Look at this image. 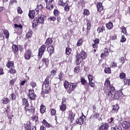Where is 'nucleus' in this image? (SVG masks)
<instances>
[{
	"label": "nucleus",
	"instance_id": "38",
	"mask_svg": "<svg viewBox=\"0 0 130 130\" xmlns=\"http://www.w3.org/2000/svg\"><path fill=\"white\" fill-rule=\"evenodd\" d=\"M86 25H87V30H91V27H92V25L91 24V21L87 20L86 21Z\"/></svg>",
	"mask_w": 130,
	"mask_h": 130
},
{
	"label": "nucleus",
	"instance_id": "25",
	"mask_svg": "<svg viewBox=\"0 0 130 130\" xmlns=\"http://www.w3.org/2000/svg\"><path fill=\"white\" fill-rule=\"evenodd\" d=\"M12 48V51L14 54H16L17 52L19 51V48L16 45H13Z\"/></svg>",
	"mask_w": 130,
	"mask_h": 130
},
{
	"label": "nucleus",
	"instance_id": "39",
	"mask_svg": "<svg viewBox=\"0 0 130 130\" xmlns=\"http://www.w3.org/2000/svg\"><path fill=\"white\" fill-rule=\"evenodd\" d=\"M31 128H32L31 127V123H27L24 127V130H31Z\"/></svg>",
	"mask_w": 130,
	"mask_h": 130
},
{
	"label": "nucleus",
	"instance_id": "45",
	"mask_svg": "<svg viewBox=\"0 0 130 130\" xmlns=\"http://www.w3.org/2000/svg\"><path fill=\"white\" fill-rule=\"evenodd\" d=\"M26 38H31L32 37V30H29L26 34Z\"/></svg>",
	"mask_w": 130,
	"mask_h": 130
},
{
	"label": "nucleus",
	"instance_id": "61",
	"mask_svg": "<svg viewBox=\"0 0 130 130\" xmlns=\"http://www.w3.org/2000/svg\"><path fill=\"white\" fill-rule=\"evenodd\" d=\"M121 29L122 30V33H123V34H126V33H127L126 28H125V27L122 26V27H121Z\"/></svg>",
	"mask_w": 130,
	"mask_h": 130
},
{
	"label": "nucleus",
	"instance_id": "1",
	"mask_svg": "<svg viewBox=\"0 0 130 130\" xmlns=\"http://www.w3.org/2000/svg\"><path fill=\"white\" fill-rule=\"evenodd\" d=\"M49 79H50V77L47 76L43 82L41 93V97H43V98H45V94H48L51 91V87L49 86Z\"/></svg>",
	"mask_w": 130,
	"mask_h": 130
},
{
	"label": "nucleus",
	"instance_id": "60",
	"mask_svg": "<svg viewBox=\"0 0 130 130\" xmlns=\"http://www.w3.org/2000/svg\"><path fill=\"white\" fill-rule=\"evenodd\" d=\"M10 97H11V100H12V101H13V100H16V94H14V93L11 94L10 95Z\"/></svg>",
	"mask_w": 130,
	"mask_h": 130
},
{
	"label": "nucleus",
	"instance_id": "20",
	"mask_svg": "<svg viewBox=\"0 0 130 130\" xmlns=\"http://www.w3.org/2000/svg\"><path fill=\"white\" fill-rule=\"evenodd\" d=\"M40 112L41 114H44L46 112V107L43 104H41L40 108Z\"/></svg>",
	"mask_w": 130,
	"mask_h": 130
},
{
	"label": "nucleus",
	"instance_id": "15",
	"mask_svg": "<svg viewBox=\"0 0 130 130\" xmlns=\"http://www.w3.org/2000/svg\"><path fill=\"white\" fill-rule=\"evenodd\" d=\"M112 109L111 111V113H117L118 112V109H119V106L118 105L116 104L112 106Z\"/></svg>",
	"mask_w": 130,
	"mask_h": 130
},
{
	"label": "nucleus",
	"instance_id": "44",
	"mask_svg": "<svg viewBox=\"0 0 130 130\" xmlns=\"http://www.w3.org/2000/svg\"><path fill=\"white\" fill-rule=\"evenodd\" d=\"M124 86H130V79L123 80Z\"/></svg>",
	"mask_w": 130,
	"mask_h": 130
},
{
	"label": "nucleus",
	"instance_id": "3",
	"mask_svg": "<svg viewBox=\"0 0 130 130\" xmlns=\"http://www.w3.org/2000/svg\"><path fill=\"white\" fill-rule=\"evenodd\" d=\"M63 86L68 94H72L78 87V82L69 83V81L65 80Z\"/></svg>",
	"mask_w": 130,
	"mask_h": 130
},
{
	"label": "nucleus",
	"instance_id": "35",
	"mask_svg": "<svg viewBox=\"0 0 130 130\" xmlns=\"http://www.w3.org/2000/svg\"><path fill=\"white\" fill-rule=\"evenodd\" d=\"M59 109L61 111L64 112L67 110V105L64 104H62L61 106H59Z\"/></svg>",
	"mask_w": 130,
	"mask_h": 130
},
{
	"label": "nucleus",
	"instance_id": "8",
	"mask_svg": "<svg viewBox=\"0 0 130 130\" xmlns=\"http://www.w3.org/2000/svg\"><path fill=\"white\" fill-rule=\"evenodd\" d=\"M104 86L106 88H107L108 91H110L115 88L114 86L111 84L110 80H109V78L106 79Z\"/></svg>",
	"mask_w": 130,
	"mask_h": 130
},
{
	"label": "nucleus",
	"instance_id": "26",
	"mask_svg": "<svg viewBox=\"0 0 130 130\" xmlns=\"http://www.w3.org/2000/svg\"><path fill=\"white\" fill-rule=\"evenodd\" d=\"M42 124H43L45 127H47V128H49L51 126V125L46 121L45 119H43L42 122Z\"/></svg>",
	"mask_w": 130,
	"mask_h": 130
},
{
	"label": "nucleus",
	"instance_id": "5",
	"mask_svg": "<svg viewBox=\"0 0 130 130\" xmlns=\"http://www.w3.org/2000/svg\"><path fill=\"white\" fill-rule=\"evenodd\" d=\"M24 111L27 115H32V114L35 113V107L33 106V105H31L30 106H28V107H26V108L24 109Z\"/></svg>",
	"mask_w": 130,
	"mask_h": 130
},
{
	"label": "nucleus",
	"instance_id": "58",
	"mask_svg": "<svg viewBox=\"0 0 130 130\" xmlns=\"http://www.w3.org/2000/svg\"><path fill=\"white\" fill-rule=\"evenodd\" d=\"M87 77H88V80L89 82L93 81V79L94 77L92 75L88 74L87 75Z\"/></svg>",
	"mask_w": 130,
	"mask_h": 130
},
{
	"label": "nucleus",
	"instance_id": "9",
	"mask_svg": "<svg viewBox=\"0 0 130 130\" xmlns=\"http://www.w3.org/2000/svg\"><path fill=\"white\" fill-rule=\"evenodd\" d=\"M24 59H26V60H29L32 56V50L30 49H28L25 50V52L24 53Z\"/></svg>",
	"mask_w": 130,
	"mask_h": 130
},
{
	"label": "nucleus",
	"instance_id": "57",
	"mask_svg": "<svg viewBox=\"0 0 130 130\" xmlns=\"http://www.w3.org/2000/svg\"><path fill=\"white\" fill-rule=\"evenodd\" d=\"M17 81L16 79H13L10 81V85L11 86H14L15 85V83H16V81Z\"/></svg>",
	"mask_w": 130,
	"mask_h": 130
},
{
	"label": "nucleus",
	"instance_id": "17",
	"mask_svg": "<svg viewBox=\"0 0 130 130\" xmlns=\"http://www.w3.org/2000/svg\"><path fill=\"white\" fill-rule=\"evenodd\" d=\"M22 106H25L24 107V109L25 108H27V107H29V106H30V105L29 104V102H28V100H27V99L24 98L22 99Z\"/></svg>",
	"mask_w": 130,
	"mask_h": 130
},
{
	"label": "nucleus",
	"instance_id": "36",
	"mask_svg": "<svg viewBox=\"0 0 130 130\" xmlns=\"http://www.w3.org/2000/svg\"><path fill=\"white\" fill-rule=\"evenodd\" d=\"M119 77L121 80H125V78H126V75L125 73L122 72L119 74Z\"/></svg>",
	"mask_w": 130,
	"mask_h": 130
},
{
	"label": "nucleus",
	"instance_id": "54",
	"mask_svg": "<svg viewBox=\"0 0 130 130\" xmlns=\"http://www.w3.org/2000/svg\"><path fill=\"white\" fill-rule=\"evenodd\" d=\"M56 115V110L54 109H52L51 110V115L52 116H54Z\"/></svg>",
	"mask_w": 130,
	"mask_h": 130
},
{
	"label": "nucleus",
	"instance_id": "48",
	"mask_svg": "<svg viewBox=\"0 0 130 130\" xmlns=\"http://www.w3.org/2000/svg\"><path fill=\"white\" fill-rule=\"evenodd\" d=\"M80 82L82 85H87V81L86 80V79H85V78H84V77H82L81 78Z\"/></svg>",
	"mask_w": 130,
	"mask_h": 130
},
{
	"label": "nucleus",
	"instance_id": "13",
	"mask_svg": "<svg viewBox=\"0 0 130 130\" xmlns=\"http://www.w3.org/2000/svg\"><path fill=\"white\" fill-rule=\"evenodd\" d=\"M32 28H36L37 26H39V25H41V24H40L39 20H38V19H37V17H36L32 21Z\"/></svg>",
	"mask_w": 130,
	"mask_h": 130
},
{
	"label": "nucleus",
	"instance_id": "40",
	"mask_svg": "<svg viewBox=\"0 0 130 130\" xmlns=\"http://www.w3.org/2000/svg\"><path fill=\"white\" fill-rule=\"evenodd\" d=\"M10 100H9V98H4L2 99V103L3 104H8V103H9Z\"/></svg>",
	"mask_w": 130,
	"mask_h": 130
},
{
	"label": "nucleus",
	"instance_id": "2",
	"mask_svg": "<svg viewBox=\"0 0 130 130\" xmlns=\"http://www.w3.org/2000/svg\"><path fill=\"white\" fill-rule=\"evenodd\" d=\"M106 96L110 101L118 100V99L120 98V96H121V92L118 91H115V88L107 91Z\"/></svg>",
	"mask_w": 130,
	"mask_h": 130
},
{
	"label": "nucleus",
	"instance_id": "51",
	"mask_svg": "<svg viewBox=\"0 0 130 130\" xmlns=\"http://www.w3.org/2000/svg\"><path fill=\"white\" fill-rule=\"evenodd\" d=\"M58 79L60 81H62L63 80V73H62V72H60L58 74Z\"/></svg>",
	"mask_w": 130,
	"mask_h": 130
},
{
	"label": "nucleus",
	"instance_id": "22",
	"mask_svg": "<svg viewBox=\"0 0 130 130\" xmlns=\"http://www.w3.org/2000/svg\"><path fill=\"white\" fill-rule=\"evenodd\" d=\"M37 19L41 24L43 25V24H44V19H45L44 15L41 14Z\"/></svg>",
	"mask_w": 130,
	"mask_h": 130
},
{
	"label": "nucleus",
	"instance_id": "4",
	"mask_svg": "<svg viewBox=\"0 0 130 130\" xmlns=\"http://www.w3.org/2000/svg\"><path fill=\"white\" fill-rule=\"evenodd\" d=\"M76 57V59L75 60V62L76 66H80L81 62L84 61V59L87 58V53H86L84 50H81L80 53L78 54Z\"/></svg>",
	"mask_w": 130,
	"mask_h": 130
},
{
	"label": "nucleus",
	"instance_id": "6",
	"mask_svg": "<svg viewBox=\"0 0 130 130\" xmlns=\"http://www.w3.org/2000/svg\"><path fill=\"white\" fill-rule=\"evenodd\" d=\"M27 96L31 101H35L36 100V97H37L33 89H29L28 90Z\"/></svg>",
	"mask_w": 130,
	"mask_h": 130
},
{
	"label": "nucleus",
	"instance_id": "55",
	"mask_svg": "<svg viewBox=\"0 0 130 130\" xmlns=\"http://www.w3.org/2000/svg\"><path fill=\"white\" fill-rule=\"evenodd\" d=\"M53 15L55 17H57L59 15V11L56 9H55L53 11Z\"/></svg>",
	"mask_w": 130,
	"mask_h": 130
},
{
	"label": "nucleus",
	"instance_id": "46",
	"mask_svg": "<svg viewBox=\"0 0 130 130\" xmlns=\"http://www.w3.org/2000/svg\"><path fill=\"white\" fill-rule=\"evenodd\" d=\"M83 42H84V41L83 40V39H79L77 43V46H82L83 45Z\"/></svg>",
	"mask_w": 130,
	"mask_h": 130
},
{
	"label": "nucleus",
	"instance_id": "33",
	"mask_svg": "<svg viewBox=\"0 0 130 130\" xmlns=\"http://www.w3.org/2000/svg\"><path fill=\"white\" fill-rule=\"evenodd\" d=\"M3 33L6 39H9V38L10 37V32H9V30L7 29H4L3 30Z\"/></svg>",
	"mask_w": 130,
	"mask_h": 130
},
{
	"label": "nucleus",
	"instance_id": "43",
	"mask_svg": "<svg viewBox=\"0 0 130 130\" xmlns=\"http://www.w3.org/2000/svg\"><path fill=\"white\" fill-rule=\"evenodd\" d=\"M66 53L67 55H70L72 53V49L70 47H67L66 48Z\"/></svg>",
	"mask_w": 130,
	"mask_h": 130
},
{
	"label": "nucleus",
	"instance_id": "27",
	"mask_svg": "<svg viewBox=\"0 0 130 130\" xmlns=\"http://www.w3.org/2000/svg\"><path fill=\"white\" fill-rule=\"evenodd\" d=\"M70 8L71 6L69 5L68 1H66L65 3V5H64V11H65V12H69V11H70Z\"/></svg>",
	"mask_w": 130,
	"mask_h": 130
},
{
	"label": "nucleus",
	"instance_id": "52",
	"mask_svg": "<svg viewBox=\"0 0 130 130\" xmlns=\"http://www.w3.org/2000/svg\"><path fill=\"white\" fill-rule=\"evenodd\" d=\"M48 21L49 22H51V21L54 22L55 21H56V18L54 16L50 17L48 18Z\"/></svg>",
	"mask_w": 130,
	"mask_h": 130
},
{
	"label": "nucleus",
	"instance_id": "50",
	"mask_svg": "<svg viewBox=\"0 0 130 130\" xmlns=\"http://www.w3.org/2000/svg\"><path fill=\"white\" fill-rule=\"evenodd\" d=\"M104 72L105 74H111V69L109 67L106 68L105 69Z\"/></svg>",
	"mask_w": 130,
	"mask_h": 130
},
{
	"label": "nucleus",
	"instance_id": "42",
	"mask_svg": "<svg viewBox=\"0 0 130 130\" xmlns=\"http://www.w3.org/2000/svg\"><path fill=\"white\" fill-rule=\"evenodd\" d=\"M38 119L39 117L38 116H32L30 117L31 120H32V121H35L36 123L38 122Z\"/></svg>",
	"mask_w": 130,
	"mask_h": 130
},
{
	"label": "nucleus",
	"instance_id": "28",
	"mask_svg": "<svg viewBox=\"0 0 130 130\" xmlns=\"http://www.w3.org/2000/svg\"><path fill=\"white\" fill-rule=\"evenodd\" d=\"M106 27L109 30H111V29L113 28V23H112V22L111 21L109 22L108 23L106 24Z\"/></svg>",
	"mask_w": 130,
	"mask_h": 130
},
{
	"label": "nucleus",
	"instance_id": "16",
	"mask_svg": "<svg viewBox=\"0 0 130 130\" xmlns=\"http://www.w3.org/2000/svg\"><path fill=\"white\" fill-rule=\"evenodd\" d=\"M47 51L49 53V56H51V54L54 52V47L53 45H49L47 47Z\"/></svg>",
	"mask_w": 130,
	"mask_h": 130
},
{
	"label": "nucleus",
	"instance_id": "62",
	"mask_svg": "<svg viewBox=\"0 0 130 130\" xmlns=\"http://www.w3.org/2000/svg\"><path fill=\"white\" fill-rule=\"evenodd\" d=\"M10 106H7V108L5 109V111L6 113H7V114H9V112H10Z\"/></svg>",
	"mask_w": 130,
	"mask_h": 130
},
{
	"label": "nucleus",
	"instance_id": "32",
	"mask_svg": "<svg viewBox=\"0 0 130 130\" xmlns=\"http://www.w3.org/2000/svg\"><path fill=\"white\" fill-rule=\"evenodd\" d=\"M47 6L46 7V9L47 10H52L53 9V5H52V3H46Z\"/></svg>",
	"mask_w": 130,
	"mask_h": 130
},
{
	"label": "nucleus",
	"instance_id": "64",
	"mask_svg": "<svg viewBox=\"0 0 130 130\" xmlns=\"http://www.w3.org/2000/svg\"><path fill=\"white\" fill-rule=\"evenodd\" d=\"M86 91H90V85L89 84H85L84 85Z\"/></svg>",
	"mask_w": 130,
	"mask_h": 130
},
{
	"label": "nucleus",
	"instance_id": "24",
	"mask_svg": "<svg viewBox=\"0 0 130 130\" xmlns=\"http://www.w3.org/2000/svg\"><path fill=\"white\" fill-rule=\"evenodd\" d=\"M76 123H77V124H79L80 125H82V124L84 123V118H83V116H80L79 119L76 120Z\"/></svg>",
	"mask_w": 130,
	"mask_h": 130
},
{
	"label": "nucleus",
	"instance_id": "29",
	"mask_svg": "<svg viewBox=\"0 0 130 130\" xmlns=\"http://www.w3.org/2000/svg\"><path fill=\"white\" fill-rule=\"evenodd\" d=\"M43 10V5L40 4L39 5H37V8H36V11L37 13L40 12V11H42Z\"/></svg>",
	"mask_w": 130,
	"mask_h": 130
},
{
	"label": "nucleus",
	"instance_id": "53",
	"mask_svg": "<svg viewBox=\"0 0 130 130\" xmlns=\"http://www.w3.org/2000/svg\"><path fill=\"white\" fill-rule=\"evenodd\" d=\"M65 4L66 3H64L62 0H59L58 2V6H60V7H63Z\"/></svg>",
	"mask_w": 130,
	"mask_h": 130
},
{
	"label": "nucleus",
	"instance_id": "63",
	"mask_svg": "<svg viewBox=\"0 0 130 130\" xmlns=\"http://www.w3.org/2000/svg\"><path fill=\"white\" fill-rule=\"evenodd\" d=\"M30 86L32 87V88H35L37 86V84L34 81H31L30 83Z\"/></svg>",
	"mask_w": 130,
	"mask_h": 130
},
{
	"label": "nucleus",
	"instance_id": "56",
	"mask_svg": "<svg viewBox=\"0 0 130 130\" xmlns=\"http://www.w3.org/2000/svg\"><path fill=\"white\" fill-rule=\"evenodd\" d=\"M74 73L76 74H79L80 73V67L77 66L74 69Z\"/></svg>",
	"mask_w": 130,
	"mask_h": 130
},
{
	"label": "nucleus",
	"instance_id": "7",
	"mask_svg": "<svg viewBox=\"0 0 130 130\" xmlns=\"http://www.w3.org/2000/svg\"><path fill=\"white\" fill-rule=\"evenodd\" d=\"M45 49H46V46L45 45H42L39 49V52L38 54V57L40 59L42 58V56L45 52Z\"/></svg>",
	"mask_w": 130,
	"mask_h": 130
},
{
	"label": "nucleus",
	"instance_id": "47",
	"mask_svg": "<svg viewBox=\"0 0 130 130\" xmlns=\"http://www.w3.org/2000/svg\"><path fill=\"white\" fill-rule=\"evenodd\" d=\"M110 67L112 69H115V68H117V63L112 61L111 63Z\"/></svg>",
	"mask_w": 130,
	"mask_h": 130
},
{
	"label": "nucleus",
	"instance_id": "14",
	"mask_svg": "<svg viewBox=\"0 0 130 130\" xmlns=\"http://www.w3.org/2000/svg\"><path fill=\"white\" fill-rule=\"evenodd\" d=\"M96 8L99 13H101V12H102V11H103V10L104 9L103 5H102V3L101 2H98L96 4Z\"/></svg>",
	"mask_w": 130,
	"mask_h": 130
},
{
	"label": "nucleus",
	"instance_id": "19",
	"mask_svg": "<svg viewBox=\"0 0 130 130\" xmlns=\"http://www.w3.org/2000/svg\"><path fill=\"white\" fill-rule=\"evenodd\" d=\"M122 126L125 129H127L130 127V122L127 121H124L122 122Z\"/></svg>",
	"mask_w": 130,
	"mask_h": 130
},
{
	"label": "nucleus",
	"instance_id": "41",
	"mask_svg": "<svg viewBox=\"0 0 130 130\" xmlns=\"http://www.w3.org/2000/svg\"><path fill=\"white\" fill-rule=\"evenodd\" d=\"M14 27L15 29H18V28H19L20 29L21 31H23V25L22 24H14Z\"/></svg>",
	"mask_w": 130,
	"mask_h": 130
},
{
	"label": "nucleus",
	"instance_id": "49",
	"mask_svg": "<svg viewBox=\"0 0 130 130\" xmlns=\"http://www.w3.org/2000/svg\"><path fill=\"white\" fill-rule=\"evenodd\" d=\"M84 16H89L90 15V11L88 9H84L83 10Z\"/></svg>",
	"mask_w": 130,
	"mask_h": 130
},
{
	"label": "nucleus",
	"instance_id": "12",
	"mask_svg": "<svg viewBox=\"0 0 130 130\" xmlns=\"http://www.w3.org/2000/svg\"><path fill=\"white\" fill-rule=\"evenodd\" d=\"M75 116H76V114L74 113L72 111H69L68 118L71 121V123H73V122H74V120H75Z\"/></svg>",
	"mask_w": 130,
	"mask_h": 130
},
{
	"label": "nucleus",
	"instance_id": "34",
	"mask_svg": "<svg viewBox=\"0 0 130 130\" xmlns=\"http://www.w3.org/2000/svg\"><path fill=\"white\" fill-rule=\"evenodd\" d=\"M9 73H10L11 75H15V74L17 73V71H16V69H15V67L9 68Z\"/></svg>",
	"mask_w": 130,
	"mask_h": 130
},
{
	"label": "nucleus",
	"instance_id": "21",
	"mask_svg": "<svg viewBox=\"0 0 130 130\" xmlns=\"http://www.w3.org/2000/svg\"><path fill=\"white\" fill-rule=\"evenodd\" d=\"M6 67L8 69H11V68H14L15 67V64L14 63V61L8 60L6 63Z\"/></svg>",
	"mask_w": 130,
	"mask_h": 130
},
{
	"label": "nucleus",
	"instance_id": "10",
	"mask_svg": "<svg viewBox=\"0 0 130 130\" xmlns=\"http://www.w3.org/2000/svg\"><path fill=\"white\" fill-rule=\"evenodd\" d=\"M40 64H42V67L45 66L46 68H48V66H49V59L43 58L41 60Z\"/></svg>",
	"mask_w": 130,
	"mask_h": 130
},
{
	"label": "nucleus",
	"instance_id": "59",
	"mask_svg": "<svg viewBox=\"0 0 130 130\" xmlns=\"http://www.w3.org/2000/svg\"><path fill=\"white\" fill-rule=\"evenodd\" d=\"M88 84L91 88H95V83L93 82L92 81H89Z\"/></svg>",
	"mask_w": 130,
	"mask_h": 130
},
{
	"label": "nucleus",
	"instance_id": "11",
	"mask_svg": "<svg viewBox=\"0 0 130 130\" xmlns=\"http://www.w3.org/2000/svg\"><path fill=\"white\" fill-rule=\"evenodd\" d=\"M109 124L106 122H102L99 128V130H108Z\"/></svg>",
	"mask_w": 130,
	"mask_h": 130
},
{
	"label": "nucleus",
	"instance_id": "37",
	"mask_svg": "<svg viewBox=\"0 0 130 130\" xmlns=\"http://www.w3.org/2000/svg\"><path fill=\"white\" fill-rule=\"evenodd\" d=\"M111 130H122V128L120 125H118L115 127H111Z\"/></svg>",
	"mask_w": 130,
	"mask_h": 130
},
{
	"label": "nucleus",
	"instance_id": "30",
	"mask_svg": "<svg viewBox=\"0 0 130 130\" xmlns=\"http://www.w3.org/2000/svg\"><path fill=\"white\" fill-rule=\"evenodd\" d=\"M97 31L99 33H103V31H105V26L102 25L98 27Z\"/></svg>",
	"mask_w": 130,
	"mask_h": 130
},
{
	"label": "nucleus",
	"instance_id": "31",
	"mask_svg": "<svg viewBox=\"0 0 130 130\" xmlns=\"http://www.w3.org/2000/svg\"><path fill=\"white\" fill-rule=\"evenodd\" d=\"M52 42H53V40L51 38H48L46 39V41L45 42L46 45H50V44H52Z\"/></svg>",
	"mask_w": 130,
	"mask_h": 130
},
{
	"label": "nucleus",
	"instance_id": "18",
	"mask_svg": "<svg viewBox=\"0 0 130 130\" xmlns=\"http://www.w3.org/2000/svg\"><path fill=\"white\" fill-rule=\"evenodd\" d=\"M36 15V13L35 12V10H29L28 13V17L29 19H34L35 18V16Z\"/></svg>",
	"mask_w": 130,
	"mask_h": 130
},
{
	"label": "nucleus",
	"instance_id": "23",
	"mask_svg": "<svg viewBox=\"0 0 130 130\" xmlns=\"http://www.w3.org/2000/svg\"><path fill=\"white\" fill-rule=\"evenodd\" d=\"M68 20L69 22L70 23H74V22H76V17L74 15H71L68 18Z\"/></svg>",
	"mask_w": 130,
	"mask_h": 130
}]
</instances>
